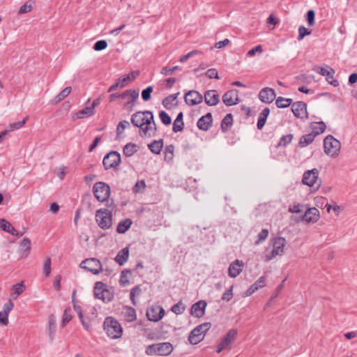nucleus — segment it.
I'll use <instances>...</instances> for the list:
<instances>
[{
	"mask_svg": "<svg viewBox=\"0 0 357 357\" xmlns=\"http://www.w3.org/2000/svg\"><path fill=\"white\" fill-rule=\"evenodd\" d=\"M130 121L133 126L139 128L141 137H152L155 135L157 126L152 112H137L132 114Z\"/></svg>",
	"mask_w": 357,
	"mask_h": 357,
	"instance_id": "obj_1",
	"label": "nucleus"
},
{
	"mask_svg": "<svg viewBox=\"0 0 357 357\" xmlns=\"http://www.w3.org/2000/svg\"><path fill=\"white\" fill-rule=\"evenodd\" d=\"M103 327L108 337L112 339H118L122 336V326L120 323L113 317H107L104 321Z\"/></svg>",
	"mask_w": 357,
	"mask_h": 357,
	"instance_id": "obj_2",
	"label": "nucleus"
},
{
	"mask_svg": "<svg viewBox=\"0 0 357 357\" xmlns=\"http://www.w3.org/2000/svg\"><path fill=\"white\" fill-rule=\"evenodd\" d=\"M173 351V347L169 342H162L149 345L146 349V354L149 356H168Z\"/></svg>",
	"mask_w": 357,
	"mask_h": 357,
	"instance_id": "obj_3",
	"label": "nucleus"
},
{
	"mask_svg": "<svg viewBox=\"0 0 357 357\" xmlns=\"http://www.w3.org/2000/svg\"><path fill=\"white\" fill-rule=\"evenodd\" d=\"M319 174V171L316 168L305 171L303 175L302 183L304 185L314 188L315 190H318L321 183Z\"/></svg>",
	"mask_w": 357,
	"mask_h": 357,
	"instance_id": "obj_4",
	"label": "nucleus"
},
{
	"mask_svg": "<svg viewBox=\"0 0 357 357\" xmlns=\"http://www.w3.org/2000/svg\"><path fill=\"white\" fill-rule=\"evenodd\" d=\"M112 211L107 208H100L96 213V220L102 229H107L112 226Z\"/></svg>",
	"mask_w": 357,
	"mask_h": 357,
	"instance_id": "obj_5",
	"label": "nucleus"
},
{
	"mask_svg": "<svg viewBox=\"0 0 357 357\" xmlns=\"http://www.w3.org/2000/svg\"><path fill=\"white\" fill-rule=\"evenodd\" d=\"M211 328V323L206 322L195 327L188 336L189 342L192 344H197L200 342L203 338L205 333H206Z\"/></svg>",
	"mask_w": 357,
	"mask_h": 357,
	"instance_id": "obj_6",
	"label": "nucleus"
},
{
	"mask_svg": "<svg viewBox=\"0 0 357 357\" xmlns=\"http://www.w3.org/2000/svg\"><path fill=\"white\" fill-rule=\"evenodd\" d=\"M126 96H130V100H128L124 104V107H130V110H132L133 107L135 105V102L139 97V91L135 89L126 90L122 93H112L109 96V101L113 102L116 98H126Z\"/></svg>",
	"mask_w": 357,
	"mask_h": 357,
	"instance_id": "obj_7",
	"label": "nucleus"
},
{
	"mask_svg": "<svg viewBox=\"0 0 357 357\" xmlns=\"http://www.w3.org/2000/svg\"><path fill=\"white\" fill-rule=\"evenodd\" d=\"M286 240L284 238L278 236L273 239V250L271 255H266L264 257L265 261H269L278 255H282L284 253Z\"/></svg>",
	"mask_w": 357,
	"mask_h": 357,
	"instance_id": "obj_8",
	"label": "nucleus"
},
{
	"mask_svg": "<svg viewBox=\"0 0 357 357\" xmlns=\"http://www.w3.org/2000/svg\"><path fill=\"white\" fill-rule=\"evenodd\" d=\"M324 151L327 155L335 156L338 155L341 144L332 135H328L324 140Z\"/></svg>",
	"mask_w": 357,
	"mask_h": 357,
	"instance_id": "obj_9",
	"label": "nucleus"
},
{
	"mask_svg": "<svg viewBox=\"0 0 357 357\" xmlns=\"http://www.w3.org/2000/svg\"><path fill=\"white\" fill-rule=\"evenodd\" d=\"M93 194L98 201H107L110 195V187L105 182H97L93 185Z\"/></svg>",
	"mask_w": 357,
	"mask_h": 357,
	"instance_id": "obj_10",
	"label": "nucleus"
},
{
	"mask_svg": "<svg viewBox=\"0 0 357 357\" xmlns=\"http://www.w3.org/2000/svg\"><path fill=\"white\" fill-rule=\"evenodd\" d=\"M314 70L326 77V81L332 86H337L339 85V82L334 78L335 70L331 67L328 66L325 67L316 66L314 67Z\"/></svg>",
	"mask_w": 357,
	"mask_h": 357,
	"instance_id": "obj_11",
	"label": "nucleus"
},
{
	"mask_svg": "<svg viewBox=\"0 0 357 357\" xmlns=\"http://www.w3.org/2000/svg\"><path fill=\"white\" fill-rule=\"evenodd\" d=\"M80 267L94 275L99 274L102 271L101 262L96 258H89L82 261Z\"/></svg>",
	"mask_w": 357,
	"mask_h": 357,
	"instance_id": "obj_12",
	"label": "nucleus"
},
{
	"mask_svg": "<svg viewBox=\"0 0 357 357\" xmlns=\"http://www.w3.org/2000/svg\"><path fill=\"white\" fill-rule=\"evenodd\" d=\"M121 162V155L117 151H111L103 158L102 164L105 169L115 168Z\"/></svg>",
	"mask_w": 357,
	"mask_h": 357,
	"instance_id": "obj_13",
	"label": "nucleus"
},
{
	"mask_svg": "<svg viewBox=\"0 0 357 357\" xmlns=\"http://www.w3.org/2000/svg\"><path fill=\"white\" fill-rule=\"evenodd\" d=\"M291 110L294 116L300 119H307V105L301 101L296 102L291 105Z\"/></svg>",
	"mask_w": 357,
	"mask_h": 357,
	"instance_id": "obj_14",
	"label": "nucleus"
},
{
	"mask_svg": "<svg viewBox=\"0 0 357 357\" xmlns=\"http://www.w3.org/2000/svg\"><path fill=\"white\" fill-rule=\"evenodd\" d=\"M165 314V310L159 305L153 306L146 312V316L149 320L152 321H160Z\"/></svg>",
	"mask_w": 357,
	"mask_h": 357,
	"instance_id": "obj_15",
	"label": "nucleus"
},
{
	"mask_svg": "<svg viewBox=\"0 0 357 357\" xmlns=\"http://www.w3.org/2000/svg\"><path fill=\"white\" fill-rule=\"evenodd\" d=\"M319 211L314 208H307L304 215L301 217V220L307 223H315L319 219Z\"/></svg>",
	"mask_w": 357,
	"mask_h": 357,
	"instance_id": "obj_16",
	"label": "nucleus"
},
{
	"mask_svg": "<svg viewBox=\"0 0 357 357\" xmlns=\"http://www.w3.org/2000/svg\"><path fill=\"white\" fill-rule=\"evenodd\" d=\"M185 102L188 105H196L202 102V96L197 91H190L185 94Z\"/></svg>",
	"mask_w": 357,
	"mask_h": 357,
	"instance_id": "obj_17",
	"label": "nucleus"
},
{
	"mask_svg": "<svg viewBox=\"0 0 357 357\" xmlns=\"http://www.w3.org/2000/svg\"><path fill=\"white\" fill-rule=\"evenodd\" d=\"M276 97L275 92L274 89L265 87L262 89L259 93V100L265 103H271L272 102Z\"/></svg>",
	"mask_w": 357,
	"mask_h": 357,
	"instance_id": "obj_18",
	"label": "nucleus"
},
{
	"mask_svg": "<svg viewBox=\"0 0 357 357\" xmlns=\"http://www.w3.org/2000/svg\"><path fill=\"white\" fill-rule=\"evenodd\" d=\"M206 301L201 300L193 304L190 309V314L195 317H202L206 307Z\"/></svg>",
	"mask_w": 357,
	"mask_h": 357,
	"instance_id": "obj_19",
	"label": "nucleus"
},
{
	"mask_svg": "<svg viewBox=\"0 0 357 357\" xmlns=\"http://www.w3.org/2000/svg\"><path fill=\"white\" fill-rule=\"evenodd\" d=\"M238 330L236 328L230 329L226 335H225V350H231L233 343L236 339Z\"/></svg>",
	"mask_w": 357,
	"mask_h": 357,
	"instance_id": "obj_20",
	"label": "nucleus"
},
{
	"mask_svg": "<svg viewBox=\"0 0 357 357\" xmlns=\"http://www.w3.org/2000/svg\"><path fill=\"white\" fill-rule=\"evenodd\" d=\"M239 102L238 92L236 89H232L225 93V105L231 106L236 105Z\"/></svg>",
	"mask_w": 357,
	"mask_h": 357,
	"instance_id": "obj_21",
	"label": "nucleus"
},
{
	"mask_svg": "<svg viewBox=\"0 0 357 357\" xmlns=\"http://www.w3.org/2000/svg\"><path fill=\"white\" fill-rule=\"evenodd\" d=\"M212 116L211 113H207L202 116L197 121V127L202 130H208L211 126Z\"/></svg>",
	"mask_w": 357,
	"mask_h": 357,
	"instance_id": "obj_22",
	"label": "nucleus"
},
{
	"mask_svg": "<svg viewBox=\"0 0 357 357\" xmlns=\"http://www.w3.org/2000/svg\"><path fill=\"white\" fill-rule=\"evenodd\" d=\"M243 264L242 261L236 259L232 264H230L228 273L229 275L231 278H236L242 271Z\"/></svg>",
	"mask_w": 357,
	"mask_h": 357,
	"instance_id": "obj_23",
	"label": "nucleus"
},
{
	"mask_svg": "<svg viewBox=\"0 0 357 357\" xmlns=\"http://www.w3.org/2000/svg\"><path fill=\"white\" fill-rule=\"evenodd\" d=\"M204 100L208 105L213 106L219 102V96L214 90L208 91L204 95Z\"/></svg>",
	"mask_w": 357,
	"mask_h": 357,
	"instance_id": "obj_24",
	"label": "nucleus"
},
{
	"mask_svg": "<svg viewBox=\"0 0 357 357\" xmlns=\"http://www.w3.org/2000/svg\"><path fill=\"white\" fill-rule=\"evenodd\" d=\"M20 256L22 258H26L31 250V240L28 238H24L20 245Z\"/></svg>",
	"mask_w": 357,
	"mask_h": 357,
	"instance_id": "obj_25",
	"label": "nucleus"
},
{
	"mask_svg": "<svg viewBox=\"0 0 357 357\" xmlns=\"http://www.w3.org/2000/svg\"><path fill=\"white\" fill-rule=\"evenodd\" d=\"M129 248L126 247L121 250L116 255L114 260L120 266H123L128 259Z\"/></svg>",
	"mask_w": 357,
	"mask_h": 357,
	"instance_id": "obj_26",
	"label": "nucleus"
},
{
	"mask_svg": "<svg viewBox=\"0 0 357 357\" xmlns=\"http://www.w3.org/2000/svg\"><path fill=\"white\" fill-rule=\"evenodd\" d=\"M0 228L13 236H18V231L14 228V227L7 221L6 219L1 218L0 219Z\"/></svg>",
	"mask_w": 357,
	"mask_h": 357,
	"instance_id": "obj_27",
	"label": "nucleus"
},
{
	"mask_svg": "<svg viewBox=\"0 0 357 357\" xmlns=\"http://www.w3.org/2000/svg\"><path fill=\"white\" fill-rule=\"evenodd\" d=\"M122 314L125 320L128 322L134 321L137 319L135 310L132 307H124Z\"/></svg>",
	"mask_w": 357,
	"mask_h": 357,
	"instance_id": "obj_28",
	"label": "nucleus"
},
{
	"mask_svg": "<svg viewBox=\"0 0 357 357\" xmlns=\"http://www.w3.org/2000/svg\"><path fill=\"white\" fill-rule=\"evenodd\" d=\"M265 286V277H260L251 287L247 290L246 296H250L259 289Z\"/></svg>",
	"mask_w": 357,
	"mask_h": 357,
	"instance_id": "obj_29",
	"label": "nucleus"
},
{
	"mask_svg": "<svg viewBox=\"0 0 357 357\" xmlns=\"http://www.w3.org/2000/svg\"><path fill=\"white\" fill-rule=\"evenodd\" d=\"M179 93L169 95L162 100V105L167 109H171L173 106L176 105V100Z\"/></svg>",
	"mask_w": 357,
	"mask_h": 357,
	"instance_id": "obj_30",
	"label": "nucleus"
},
{
	"mask_svg": "<svg viewBox=\"0 0 357 357\" xmlns=\"http://www.w3.org/2000/svg\"><path fill=\"white\" fill-rule=\"evenodd\" d=\"M56 328V319L54 315L51 314L49 317L48 328H47L48 335H49V337H50V339L51 341H52L54 338Z\"/></svg>",
	"mask_w": 357,
	"mask_h": 357,
	"instance_id": "obj_31",
	"label": "nucleus"
},
{
	"mask_svg": "<svg viewBox=\"0 0 357 357\" xmlns=\"http://www.w3.org/2000/svg\"><path fill=\"white\" fill-rule=\"evenodd\" d=\"M129 80H131V77L130 76V75H125L121 79L119 78L114 84L112 85L109 88L108 92L114 91L116 90L119 87L123 88L126 86V82Z\"/></svg>",
	"mask_w": 357,
	"mask_h": 357,
	"instance_id": "obj_32",
	"label": "nucleus"
},
{
	"mask_svg": "<svg viewBox=\"0 0 357 357\" xmlns=\"http://www.w3.org/2000/svg\"><path fill=\"white\" fill-rule=\"evenodd\" d=\"M270 113V109L268 107L264 108L261 112L259 114L258 121H257V128L259 130H261L265 125L266 119Z\"/></svg>",
	"mask_w": 357,
	"mask_h": 357,
	"instance_id": "obj_33",
	"label": "nucleus"
},
{
	"mask_svg": "<svg viewBox=\"0 0 357 357\" xmlns=\"http://www.w3.org/2000/svg\"><path fill=\"white\" fill-rule=\"evenodd\" d=\"M150 151L155 154H160L163 147V140H154L153 142L148 145Z\"/></svg>",
	"mask_w": 357,
	"mask_h": 357,
	"instance_id": "obj_34",
	"label": "nucleus"
},
{
	"mask_svg": "<svg viewBox=\"0 0 357 357\" xmlns=\"http://www.w3.org/2000/svg\"><path fill=\"white\" fill-rule=\"evenodd\" d=\"M132 220L130 219H125L120 222L116 228V232L119 234H124L127 231L132 225Z\"/></svg>",
	"mask_w": 357,
	"mask_h": 357,
	"instance_id": "obj_35",
	"label": "nucleus"
},
{
	"mask_svg": "<svg viewBox=\"0 0 357 357\" xmlns=\"http://www.w3.org/2000/svg\"><path fill=\"white\" fill-rule=\"evenodd\" d=\"M326 125L323 121L316 122L312 124V134L315 135V137L323 133L326 130Z\"/></svg>",
	"mask_w": 357,
	"mask_h": 357,
	"instance_id": "obj_36",
	"label": "nucleus"
},
{
	"mask_svg": "<svg viewBox=\"0 0 357 357\" xmlns=\"http://www.w3.org/2000/svg\"><path fill=\"white\" fill-rule=\"evenodd\" d=\"M71 92V87L67 86L63 89L52 100L54 104H57L67 97Z\"/></svg>",
	"mask_w": 357,
	"mask_h": 357,
	"instance_id": "obj_37",
	"label": "nucleus"
},
{
	"mask_svg": "<svg viewBox=\"0 0 357 357\" xmlns=\"http://www.w3.org/2000/svg\"><path fill=\"white\" fill-rule=\"evenodd\" d=\"M315 137V135H313L312 133H309L305 135H303L299 141V145L301 147H305L311 144Z\"/></svg>",
	"mask_w": 357,
	"mask_h": 357,
	"instance_id": "obj_38",
	"label": "nucleus"
},
{
	"mask_svg": "<svg viewBox=\"0 0 357 357\" xmlns=\"http://www.w3.org/2000/svg\"><path fill=\"white\" fill-rule=\"evenodd\" d=\"M94 114V110L93 109V107H86L83 109L79 110L77 113V118L82 119L84 117H89Z\"/></svg>",
	"mask_w": 357,
	"mask_h": 357,
	"instance_id": "obj_39",
	"label": "nucleus"
},
{
	"mask_svg": "<svg viewBox=\"0 0 357 357\" xmlns=\"http://www.w3.org/2000/svg\"><path fill=\"white\" fill-rule=\"evenodd\" d=\"M291 99L284 98L282 97H278L275 100V105L278 108L288 107L291 104Z\"/></svg>",
	"mask_w": 357,
	"mask_h": 357,
	"instance_id": "obj_40",
	"label": "nucleus"
},
{
	"mask_svg": "<svg viewBox=\"0 0 357 357\" xmlns=\"http://www.w3.org/2000/svg\"><path fill=\"white\" fill-rule=\"evenodd\" d=\"M137 151V149L136 144L128 143L123 148V154L127 157H130L136 153Z\"/></svg>",
	"mask_w": 357,
	"mask_h": 357,
	"instance_id": "obj_41",
	"label": "nucleus"
},
{
	"mask_svg": "<svg viewBox=\"0 0 357 357\" xmlns=\"http://www.w3.org/2000/svg\"><path fill=\"white\" fill-rule=\"evenodd\" d=\"M105 289V286L103 282H96L95 287H94V290H93L95 297L96 298L100 299V296L102 295V293H103Z\"/></svg>",
	"mask_w": 357,
	"mask_h": 357,
	"instance_id": "obj_42",
	"label": "nucleus"
},
{
	"mask_svg": "<svg viewBox=\"0 0 357 357\" xmlns=\"http://www.w3.org/2000/svg\"><path fill=\"white\" fill-rule=\"evenodd\" d=\"M132 273L130 270H123L120 275L119 282L122 285H126L129 282Z\"/></svg>",
	"mask_w": 357,
	"mask_h": 357,
	"instance_id": "obj_43",
	"label": "nucleus"
},
{
	"mask_svg": "<svg viewBox=\"0 0 357 357\" xmlns=\"http://www.w3.org/2000/svg\"><path fill=\"white\" fill-rule=\"evenodd\" d=\"M13 289L15 290V291L12 294L11 296L13 298H17L24 291V287L23 282L13 285Z\"/></svg>",
	"mask_w": 357,
	"mask_h": 357,
	"instance_id": "obj_44",
	"label": "nucleus"
},
{
	"mask_svg": "<svg viewBox=\"0 0 357 357\" xmlns=\"http://www.w3.org/2000/svg\"><path fill=\"white\" fill-rule=\"evenodd\" d=\"M185 310V305L183 303L182 301L178 302L176 304L174 305L171 308V310L176 314H183Z\"/></svg>",
	"mask_w": 357,
	"mask_h": 357,
	"instance_id": "obj_45",
	"label": "nucleus"
},
{
	"mask_svg": "<svg viewBox=\"0 0 357 357\" xmlns=\"http://www.w3.org/2000/svg\"><path fill=\"white\" fill-rule=\"evenodd\" d=\"M174 147L172 144L167 146L165 150V160L169 162L174 157Z\"/></svg>",
	"mask_w": 357,
	"mask_h": 357,
	"instance_id": "obj_46",
	"label": "nucleus"
},
{
	"mask_svg": "<svg viewBox=\"0 0 357 357\" xmlns=\"http://www.w3.org/2000/svg\"><path fill=\"white\" fill-rule=\"evenodd\" d=\"M130 127V123L128 121L123 120L119 123L116 128L117 136L120 135L123 131Z\"/></svg>",
	"mask_w": 357,
	"mask_h": 357,
	"instance_id": "obj_47",
	"label": "nucleus"
},
{
	"mask_svg": "<svg viewBox=\"0 0 357 357\" xmlns=\"http://www.w3.org/2000/svg\"><path fill=\"white\" fill-rule=\"evenodd\" d=\"M27 119H28V116L25 117L21 121H18V122H15V123L10 124L9 127H8V130H7L8 132L22 128L26 123Z\"/></svg>",
	"mask_w": 357,
	"mask_h": 357,
	"instance_id": "obj_48",
	"label": "nucleus"
},
{
	"mask_svg": "<svg viewBox=\"0 0 357 357\" xmlns=\"http://www.w3.org/2000/svg\"><path fill=\"white\" fill-rule=\"evenodd\" d=\"M312 33L311 30H309L308 29L305 28L304 26H300L298 27V40H301L303 39V38L306 36L310 35Z\"/></svg>",
	"mask_w": 357,
	"mask_h": 357,
	"instance_id": "obj_49",
	"label": "nucleus"
},
{
	"mask_svg": "<svg viewBox=\"0 0 357 357\" xmlns=\"http://www.w3.org/2000/svg\"><path fill=\"white\" fill-rule=\"evenodd\" d=\"M159 117H160L162 123L166 126L169 125L172 122L171 117L165 111H160L159 112Z\"/></svg>",
	"mask_w": 357,
	"mask_h": 357,
	"instance_id": "obj_50",
	"label": "nucleus"
},
{
	"mask_svg": "<svg viewBox=\"0 0 357 357\" xmlns=\"http://www.w3.org/2000/svg\"><path fill=\"white\" fill-rule=\"evenodd\" d=\"M305 206L301 204H296L293 206H290L288 208V211L291 213H300L304 209Z\"/></svg>",
	"mask_w": 357,
	"mask_h": 357,
	"instance_id": "obj_51",
	"label": "nucleus"
},
{
	"mask_svg": "<svg viewBox=\"0 0 357 357\" xmlns=\"http://www.w3.org/2000/svg\"><path fill=\"white\" fill-rule=\"evenodd\" d=\"M141 292H142V289L138 286L135 287L130 291V300L135 305H137V302L135 300V296H139L141 294Z\"/></svg>",
	"mask_w": 357,
	"mask_h": 357,
	"instance_id": "obj_52",
	"label": "nucleus"
},
{
	"mask_svg": "<svg viewBox=\"0 0 357 357\" xmlns=\"http://www.w3.org/2000/svg\"><path fill=\"white\" fill-rule=\"evenodd\" d=\"M72 319L70 309H66L63 312L61 326L64 327Z\"/></svg>",
	"mask_w": 357,
	"mask_h": 357,
	"instance_id": "obj_53",
	"label": "nucleus"
},
{
	"mask_svg": "<svg viewBox=\"0 0 357 357\" xmlns=\"http://www.w3.org/2000/svg\"><path fill=\"white\" fill-rule=\"evenodd\" d=\"M292 139L293 135L291 134L284 135L280 138V142L278 143V146H286L291 142Z\"/></svg>",
	"mask_w": 357,
	"mask_h": 357,
	"instance_id": "obj_54",
	"label": "nucleus"
},
{
	"mask_svg": "<svg viewBox=\"0 0 357 357\" xmlns=\"http://www.w3.org/2000/svg\"><path fill=\"white\" fill-rule=\"evenodd\" d=\"M146 187V184H145V182L143 180H141V181H138L135 185L133 186L132 188V192L134 193H138L139 192H141L142 190H144Z\"/></svg>",
	"mask_w": 357,
	"mask_h": 357,
	"instance_id": "obj_55",
	"label": "nucleus"
},
{
	"mask_svg": "<svg viewBox=\"0 0 357 357\" xmlns=\"http://www.w3.org/2000/svg\"><path fill=\"white\" fill-rule=\"evenodd\" d=\"M112 298L113 295L112 294V293L109 291V290L105 288L102 293V295L100 296V300H102L103 302L106 303L112 301Z\"/></svg>",
	"mask_w": 357,
	"mask_h": 357,
	"instance_id": "obj_56",
	"label": "nucleus"
},
{
	"mask_svg": "<svg viewBox=\"0 0 357 357\" xmlns=\"http://www.w3.org/2000/svg\"><path fill=\"white\" fill-rule=\"evenodd\" d=\"M153 91L152 86H148L142 92V98L144 101H148L151 98V94Z\"/></svg>",
	"mask_w": 357,
	"mask_h": 357,
	"instance_id": "obj_57",
	"label": "nucleus"
},
{
	"mask_svg": "<svg viewBox=\"0 0 357 357\" xmlns=\"http://www.w3.org/2000/svg\"><path fill=\"white\" fill-rule=\"evenodd\" d=\"M184 128V123L183 121H178V120H174L173 123V132H178L183 130Z\"/></svg>",
	"mask_w": 357,
	"mask_h": 357,
	"instance_id": "obj_58",
	"label": "nucleus"
},
{
	"mask_svg": "<svg viewBox=\"0 0 357 357\" xmlns=\"http://www.w3.org/2000/svg\"><path fill=\"white\" fill-rule=\"evenodd\" d=\"M315 13L312 10L307 11L306 14V20L309 26H313L314 24Z\"/></svg>",
	"mask_w": 357,
	"mask_h": 357,
	"instance_id": "obj_59",
	"label": "nucleus"
},
{
	"mask_svg": "<svg viewBox=\"0 0 357 357\" xmlns=\"http://www.w3.org/2000/svg\"><path fill=\"white\" fill-rule=\"evenodd\" d=\"M107 42L104 40H101L97 41L94 44L93 49L96 51H101V50H105L107 47Z\"/></svg>",
	"mask_w": 357,
	"mask_h": 357,
	"instance_id": "obj_60",
	"label": "nucleus"
},
{
	"mask_svg": "<svg viewBox=\"0 0 357 357\" xmlns=\"http://www.w3.org/2000/svg\"><path fill=\"white\" fill-rule=\"evenodd\" d=\"M179 67L178 66H174L172 68L163 67L161 69L160 73L163 75H169L174 73V72L178 70Z\"/></svg>",
	"mask_w": 357,
	"mask_h": 357,
	"instance_id": "obj_61",
	"label": "nucleus"
},
{
	"mask_svg": "<svg viewBox=\"0 0 357 357\" xmlns=\"http://www.w3.org/2000/svg\"><path fill=\"white\" fill-rule=\"evenodd\" d=\"M14 304L10 299L6 303L4 304L2 312L4 313L5 315L8 316L9 312L12 310Z\"/></svg>",
	"mask_w": 357,
	"mask_h": 357,
	"instance_id": "obj_62",
	"label": "nucleus"
},
{
	"mask_svg": "<svg viewBox=\"0 0 357 357\" xmlns=\"http://www.w3.org/2000/svg\"><path fill=\"white\" fill-rule=\"evenodd\" d=\"M268 235V230L266 229H263L259 234H258V240L256 242V244L260 243L261 241H264Z\"/></svg>",
	"mask_w": 357,
	"mask_h": 357,
	"instance_id": "obj_63",
	"label": "nucleus"
},
{
	"mask_svg": "<svg viewBox=\"0 0 357 357\" xmlns=\"http://www.w3.org/2000/svg\"><path fill=\"white\" fill-rule=\"evenodd\" d=\"M262 46L261 45H259L249 50L247 53V55L250 57L254 56L257 53L260 54L262 52Z\"/></svg>",
	"mask_w": 357,
	"mask_h": 357,
	"instance_id": "obj_64",
	"label": "nucleus"
}]
</instances>
